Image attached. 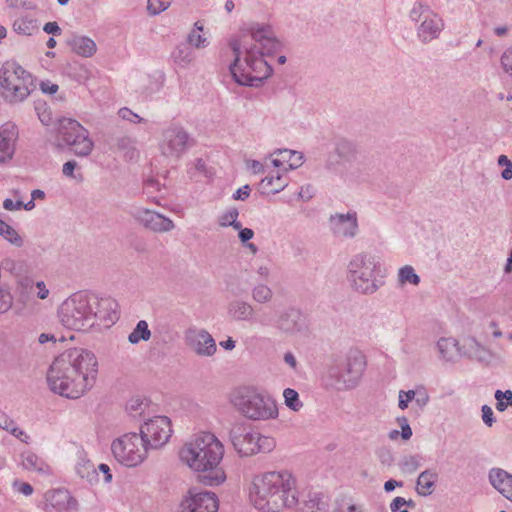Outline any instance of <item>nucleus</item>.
I'll return each instance as SVG.
<instances>
[{
    "label": "nucleus",
    "instance_id": "17",
    "mask_svg": "<svg viewBox=\"0 0 512 512\" xmlns=\"http://www.w3.org/2000/svg\"><path fill=\"white\" fill-rule=\"evenodd\" d=\"M230 441L240 456H251L255 454L256 432H253L244 424L234 425L229 432Z\"/></svg>",
    "mask_w": 512,
    "mask_h": 512
},
{
    "label": "nucleus",
    "instance_id": "10",
    "mask_svg": "<svg viewBox=\"0 0 512 512\" xmlns=\"http://www.w3.org/2000/svg\"><path fill=\"white\" fill-rule=\"evenodd\" d=\"M409 18L416 24L417 38L423 44L438 39L445 27L443 18L421 2L414 3Z\"/></svg>",
    "mask_w": 512,
    "mask_h": 512
},
{
    "label": "nucleus",
    "instance_id": "52",
    "mask_svg": "<svg viewBox=\"0 0 512 512\" xmlns=\"http://www.w3.org/2000/svg\"><path fill=\"white\" fill-rule=\"evenodd\" d=\"M238 210L236 208H229L219 219V224H239L237 222Z\"/></svg>",
    "mask_w": 512,
    "mask_h": 512
},
{
    "label": "nucleus",
    "instance_id": "42",
    "mask_svg": "<svg viewBox=\"0 0 512 512\" xmlns=\"http://www.w3.org/2000/svg\"><path fill=\"white\" fill-rule=\"evenodd\" d=\"M14 302V297L10 291V288L8 286H1L0 287V314H4L8 312Z\"/></svg>",
    "mask_w": 512,
    "mask_h": 512
},
{
    "label": "nucleus",
    "instance_id": "24",
    "mask_svg": "<svg viewBox=\"0 0 512 512\" xmlns=\"http://www.w3.org/2000/svg\"><path fill=\"white\" fill-rule=\"evenodd\" d=\"M438 480V473L434 470L427 469L421 472L417 478L416 491L420 496H429L435 489Z\"/></svg>",
    "mask_w": 512,
    "mask_h": 512
},
{
    "label": "nucleus",
    "instance_id": "7",
    "mask_svg": "<svg viewBox=\"0 0 512 512\" xmlns=\"http://www.w3.org/2000/svg\"><path fill=\"white\" fill-rule=\"evenodd\" d=\"M36 89V78L15 61H6L0 69V94L11 104L23 102Z\"/></svg>",
    "mask_w": 512,
    "mask_h": 512
},
{
    "label": "nucleus",
    "instance_id": "12",
    "mask_svg": "<svg viewBox=\"0 0 512 512\" xmlns=\"http://www.w3.org/2000/svg\"><path fill=\"white\" fill-rule=\"evenodd\" d=\"M193 145L194 139L177 123H171L163 129L158 144L162 156L175 160L180 159Z\"/></svg>",
    "mask_w": 512,
    "mask_h": 512
},
{
    "label": "nucleus",
    "instance_id": "6",
    "mask_svg": "<svg viewBox=\"0 0 512 512\" xmlns=\"http://www.w3.org/2000/svg\"><path fill=\"white\" fill-rule=\"evenodd\" d=\"M367 362L364 353L349 347L331 355L324 376L325 386L336 391L356 388L363 376Z\"/></svg>",
    "mask_w": 512,
    "mask_h": 512
},
{
    "label": "nucleus",
    "instance_id": "16",
    "mask_svg": "<svg viewBox=\"0 0 512 512\" xmlns=\"http://www.w3.org/2000/svg\"><path fill=\"white\" fill-rule=\"evenodd\" d=\"M186 345L198 356L210 357L217 347L212 335L205 329L189 328L185 331Z\"/></svg>",
    "mask_w": 512,
    "mask_h": 512
},
{
    "label": "nucleus",
    "instance_id": "22",
    "mask_svg": "<svg viewBox=\"0 0 512 512\" xmlns=\"http://www.w3.org/2000/svg\"><path fill=\"white\" fill-rule=\"evenodd\" d=\"M227 314L233 321H245L249 323L255 321V308L252 304L242 299H235L229 302Z\"/></svg>",
    "mask_w": 512,
    "mask_h": 512
},
{
    "label": "nucleus",
    "instance_id": "47",
    "mask_svg": "<svg viewBox=\"0 0 512 512\" xmlns=\"http://www.w3.org/2000/svg\"><path fill=\"white\" fill-rule=\"evenodd\" d=\"M186 40L189 46H194L197 49L205 48L209 44L207 38L203 37L195 30L190 31Z\"/></svg>",
    "mask_w": 512,
    "mask_h": 512
},
{
    "label": "nucleus",
    "instance_id": "50",
    "mask_svg": "<svg viewBox=\"0 0 512 512\" xmlns=\"http://www.w3.org/2000/svg\"><path fill=\"white\" fill-rule=\"evenodd\" d=\"M500 62L504 72L512 77V46L503 52Z\"/></svg>",
    "mask_w": 512,
    "mask_h": 512
},
{
    "label": "nucleus",
    "instance_id": "31",
    "mask_svg": "<svg viewBox=\"0 0 512 512\" xmlns=\"http://www.w3.org/2000/svg\"><path fill=\"white\" fill-rule=\"evenodd\" d=\"M13 30L21 35H32L38 30L37 20L29 17H21L14 21Z\"/></svg>",
    "mask_w": 512,
    "mask_h": 512
},
{
    "label": "nucleus",
    "instance_id": "29",
    "mask_svg": "<svg viewBox=\"0 0 512 512\" xmlns=\"http://www.w3.org/2000/svg\"><path fill=\"white\" fill-rule=\"evenodd\" d=\"M0 428L9 432L11 435L16 437L22 442H27V439L29 438L27 434L20 429L16 422L11 419L4 411L0 409Z\"/></svg>",
    "mask_w": 512,
    "mask_h": 512
},
{
    "label": "nucleus",
    "instance_id": "18",
    "mask_svg": "<svg viewBox=\"0 0 512 512\" xmlns=\"http://www.w3.org/2000/svg\"><path fill=\"white\" fill-rule=\"evenodd\" d=\"M306 320L300 310L288 308L277 319V328L285 334H295L304 330Z\"/></svg>",
    "mask_w": 512,
    "mask_h": 512
},
{
    "label": "nucleus",
    "instance_id": "1",
    "mask_svg": "<svg viewBox=\"0 0 512 512\" xmlns=\"http://www.w3.org/2000/svg\"><path fill=\"white\" fill-rule=\"evenodd\" d=\"M249 34L232 39L229 46L234 60L229 65L230 73L241 86L260 87L271 76L273 69L264 59L281 48L270 26L251 27Z\"/></svg>",
    "mask_w": 512,
    "mask_h": 512
},
{
    "label": "nucleus",
    "instance_id": "5",
    "mask_svg": "<svg viewBox=\"0 0 512 512\" xmlns=\"http://www.w3.org/2000/svg\"><path fill=\"white\" fill-rule=\"evenodd\" d=\"M295 479L287 471H272L254 477L250 499L263 512H279L298 503Z\"/></svg>",
    "mask_w": 512,
    "mask_h": 512
},
{
    "label": "nucleus",
    "instance_id": "15",
    "mask_svg": "<svg viewBox=\"0 0 512 512\" xmlns=\"http://www.w3.org/2000/svg\"><path fill=\"white\" fill-rule=\"evenodd\" d=\"M218 499L213 492L190 488L180 503L181 512H217Z\"/></svg>",
    "mask_w": 512,
    "mask_h": 512
},
{
    "label": "nucleus",
    "instance_id": "32",
    "mask_svg": "<svg viewBox=\"0 0 512 512\" xmlns=\"http://www.w3.org/2000/svg\"><path fill=\"white\" fill-rule=\"evenodd\" d=\"M151 338V331L145 320H140L133 331L128 335L131 344H138L140 341H148Z\"/></svg>",
    "mask_w": 512,
    "mask_h": 512
},
{
    "label": "nucleus",
    "instance_id": "61",
    "mask_svg": "<svg viewBox=\"0 0 512 512\" xmlns=\"http://www.w3.org/2000/svg\"><path fill=\"white\" fill-rule=\"evenodd\" d=\"M250 186L249 185H244L242 187H240L233 195V198L235 200H245L246 198L249 197L250 195Z\"/></svg>",
    "mask_w": 512,
    "mask_h": 512
},
{
    "label": "nucleus",
    "instance_id": "34",
    "mask_svg": "<svg viewBox=\"0 0 512 512\" xmlns=\"http://www.w3.org/2000/svg\"><path fill=\"white\" fill-rule=\"evenodd\" d=\"M252 299L259 304L269 303L273 298L272 289L265 283H256L252 288Z\"/></svg>",
    "mask_w": 512,
    "mask_h": 512
},
{
    "label": "nucleus",
    "instance_id": "53",
    "mask_svg": "<svg viewBox=\"0 0 512 512\" xmlns=\"http://www.w3.org/2000/svg\"><path fill=\"white\" fill-rule=\"evenodd\" d=\"M430 397L428 392L424 387H418L417 393L415 395V404L420 408L423 409L428 403H429Z\"/></svg>",
    "mask_w": 512,
    "mask_h": 512
},
{
    "label": "nucleus",
    "instance_id": "4",
    "mask_svg": "<svg viewBox=\"0 0 512 512\" xmlns=\"http://www.w3.org/2000/svg\"><path fill=\"white\" fill-rule=\"evenodd\" d=\"M179 455L189 468L202 473L198 476L200 483L217 486L224 482L225 473L219 466L224 446L214 434L201 432L194 435L184 444Z\"/></svg>",
    "mask_w": 512,
    "mask_h": 512
},
{
    "label": "nucleus",
    "instance_id": "55",
    "mask_svg": "<svg viewBox=\"0 0 512 512\" xmlns=\"http://www.w3.org/2000/svg\"><path fill=\"white\" fill-rule=\"evenodd\" d=\"M398 425L401 428V437L404 440H409L412 436V429L408 423V420L406 417H398L397 418Z\"/></svg>",
    "mask_w": 512,
    "mask_h": 512
},
{
    "label": "nucleus",
    "instance_id": "27",
    "mask_svg": "<svg viewBox=\"0 0 512 512\" xmlns=\"http://www.w3.org/2000/svg\"><path fill=\"white\" fill-rule=\"evenodd\" d=\"M22 464L23 467L28 471H35L42 475H48L51 473L49 465H47L40 457L32 452L23 454Z\"/></svg>",
    "mask_w": 512,
    "mask_h": 512
},
{
    "label": "nucleus",
    "instance_id": "62",
    "mask_svg": "<svg viewBox=\"0 0 512 512\" xmlns=\"http://www.w3.org/2000/svg\"><path fill=\"white\" fill-rule=\"evenodd\" d=\"M23 206V202L20 201V200H12L10 198H7L4 200L3 202V207L6 209V210H20Z\"/></svg>",
    "mask_w": 512,
    "mask_h": 512
},
{
    "label": "nucleus",
    "instance_id": "59",
    "mask_svg": "<svg viewBox=\"0 0 512 512\" xmlns=\"http://www.w3.org/2000/svg\"><path fill=\"white\" fill-rule=\"evenodd\" d=\"M14 487L16 488V490L19 493H21L25 496H29L33 493V487L29 483H26V482L15 481Z\"/></svg>",
    "mask_w": 512,
    "mask_h": 512
},
{
    "label": "nucleus",
    "instance_id": "26",
    "mask_svg": "<svg viewBox=\"0 0 512 512\" xmlns=\"http://www.w3.org/2000/svg\"><path fill=\"white\" fill-rule=\"evenodd\" d=\"M171 58L179 67L187 68L194 60V53L187 43H180L172 51Z\"/></svg>",
    "mask_w": 512,
    "mask_h": 512
},
{
    "label": "nucleus",
    "instance_id": "25",
    "mask_svg": "<svg viewBox=\"0 0 512 512\" xmlns=\"http://www.w3.org/2000/svg\"><path fill=\"white\" fill-rule=\"evenodd\" d=\"M72 50L83 57H91L97 50L96 43L89 37L75 36L70 42Z\"/></svg>",
    "mask_w": 512,
    "mask_h": 512
},
{
    "label": "nucleus",
    "instance_id": "8",
    "mask_svg": "<svg viewBox=\"0 0 512 512\" xmlns=\"http://www.w3.org/2000/svg\"><path fill=\"white\" fill-rule=\"evenodd\" d=\"M233 407L244 417L253 421H265L278 417L275 400L252 387H241L231 396Z\"/></svg>",
    "mask_w": 512,
    "mask_h": 512
},
{
    "label": "nucleus",
    "instance_id": "20",
    "mask_svg": "<svg viewBox=\"0 0 512 512\" xmlns=\"http://www.w3.org/2000/svg\"><path fill=\"white\" fill-rule=\"evenodd\" d=\"M46 506L52 507L55 511L75 509L77 501L70 495L66 489H55L45 494Z\"/></svg>",
    "mask_w": 512,
    "mask_h": 512
},
{
    "label": "nucleus",
    "instance_id": "11",
    "mask_svg": "<svg viewBox=\"0 0 512 512\" xmlns=\"http://www.w3.org/2000/svg\"><path fill=\"white\" fill-rule=\"evenodd\" d=\"M58 140L79 157L88 156L94 147L89 132L78 121L64 118L59 121Z\"/></svg>",
    "mask_w": 512,
    "mask_h": 512
},
{
    "label": "nucleus",
    "instance_id": "39",
    "mask_svg": "<svg viewBox=\"0 0 512 512\" xmlns=\"http://www.w3.org/2000/svg\"><path fill=\"white\" fill-rule=\"evenodd\" d=\"M34 288V282L32 278L28 276L20 277L19 279H16V292L19 295V298L21 300L26 299L30 293L33 291Z\"/></svg>",
    "mask_w": 512,
    "mask_h": 512
},
{
    "label": "nucleus",
    "instance_id": "23",
    "mask_svg": "<svg viewBox=\"0 0 512 512\" xmlns=\"http://www.w3.org/2000/svg\"><path fill=\"white\" fill-rule=\"evenodd\" d=\"M439 358L445 362H452L460 355L459 343L455 338L442 337L436 342Z\"/></svg>",
    "mask_w": 512,
    "mask_h": 512
},
{
    "label": "nucleus",
    "instance_id": "14",
    "mask_svg": "<svg viewBox=\"0 0 512 512\" xmlns=\"http://www.w3.org/2000/svg\"><path fill=\"white\" fill-rule=\"evenodd\" d=\"M171 433L170 419L166 416H156L141 426L139 435L147 448L157 449L168 442Z\"/></svg>",
    "mask_w": 512,
    "mask_h": 512
},
{
    "label": "nucleus",
    "instance_id": "13",
    "mask_svg": "<svg viewBox=\"0 0 512 512\" xmlns=\"http://www.w3.org/2000/svg\"><path fill=\"white\" fill-rule=\"evenodd\" d=\"M111 450L119 463L134 467L146 458L148 448L139 434L128 433L114 440Z\"/></svg>",
    "mask_w": 512,
    "mask_h": 512
},
{
    "label": "nucleus",
    "instance_id": "60",
    "mask_svg": "<svg viewBox=\"0 0 512 512\" xmlns=\"http://www.w3.org/2000/svg\"><path fill=\"white\" fill-rule=\"evenodd\" d=\"M40 89L44 94H54L58 91L59 87L57 84L50 81H42L40 83Z\"/></svg>",
    "mask_w": 512,
    "mask_h": 512
},
{
    "label": "nucleus",
    "instance_id": "37",
    "mask_svg": "<svg viewBox=\"0 0 512 512\" xmlns=\"http://www.w3.org/2000/svg\"><path fill=\"white\" fill-rule=\"evenodd\" d=\"M398 281L401 285L409 283L417 286L420 283V277L416 274L415 269L412 266L406 265L399 269Z\"/></svg>",
    "mask_w": 512,
    "mask_h": 512
},
{
    "label": "nucleus",
    "instance_id": "43",
    "mask_svg": "<svg viewBox=\"0 0 512 512\" xmlns=\"http://www.w3.org/2000/svg\"><path fill=\"white\" fill-rule=\"evenodd\" d=\"M0 235L10 243L20 247L23 244L22 237L13 226H0Z\"/></svg>",
    "mask_w": 512,
    "mask_h": 512
},
{
    "label": "nucleus",
    "instance_id": "58",
    "mask_svg": "<svg viewBox=\"0 0 512 512\" xmlns=\"http://www.w3.org/2000/svg\"><path fill=\"white\" fill-rule=\"evenodd\" d=\"M403 466L406 471H409V472L415 471L419 467L418 457L417 456L407 457L404 460Z\"/></svg>",
    "mask_w": 512,
    "mask_h": 512
},
{
    "label": "nucleus",
    "instance_id": "2",
    "mask_svg": "<svg viewBox=\"0 0 512 512\" xmlns=\"http://www.w3.org/2000/svg\"><path fill=\"white\" fill-rule=\"evenodd\" d=\"M98 373V361L93 352L72 348L59 354L47 372V383L54 393L77 399L90 390Z\"/></svg>",
    "mask_w": 512,
    "mask_h": 512
},
{
    "label": "nucleus",
    "instance_id": "63",
    "mask_svg": "<svg viewBox=\"0 0 512 512\" xmlns=\"http://www.w3.org/2000/svg\"><path fill=\"white\" fill-rule=\"evenodd\" d=\"M43 30L47 33V34H52V35H60L61 34V28L59 27L58 23L57 22H47L44 27H43Z\"/></svg>",
    "mask_w": 512,
    "mask_h": 512
},
{
    "label": "nucleus",
    "instance_id": "28",
    "mask_svg": "<svg viewBox=\"0 0 512 512\" xmlns=\"http://www.w3.org/2000/svg\"><path fill=\"white\" fill-rule=\"evenodd\" d=\"M285 186L286 182L279 173L276 176H266L259 184L263 194H276L283 190Z\"/></svg>",
    "mask_w": 512,
    "mask_h": 512
},
{
    "label": "nucleus",
    "instance_id": "46",
    "mask_svg": "<svg viewBox=\"0 0 512 512\" xmlns=\"http://www.w3.org/2000/svg\"><path fill=\"white\" fill-rule=\"evenodd\" d=\"M415 503L413 500H406L403 497H396L390 503V510L392 512H409L407 507H414Z\"/></svg>",
    "mask_w": 512,
    "mask_h": 512
},
{
    "label": "nucleus",
    "instance_id": "35",
    "mask_svg": "<svg viewBox=\"0 0 512 512\" xmlns=\"http://www.w3.org/2000/svg\"><path fill=\"white\" fill-rule=\"evenodd\" d=\"M4 268L13 275L16 279L26 276L29 272V266L25 260H11L8 259L4 262Z\"/></svg>",
    "mask_w": 512,
    "mask_h": 512
},
{
    "label": "nucleus",
    "instance_id": "21",
    "mask_svg": "<svg viewBox=\"0 0 512 512\" xmlns=\"http://www.w3.org/2000/svg\"><path fill=\"white\" fill-rule=\"evenodd\" d=\"M490 484L512 502V474L501 468H492L488 474Z\"/></svg>",
    "mask_w": 512,
    "mask_h": 512
},
{
    "label": "nucleus",
    "instance_id": "3",
    "mask_svg": "<svg viewBox=\"0 0 512 512\" xmlns=\"http://www.w3.org/2000/svg\"><path fill=\"white\" fill-rule=\"evenodd\" d=\"M117 302L111 297H98L76 292L59 306V322L68 329L88 330L94 326L110 327L118 320Z\"/></svg>",
    "mask_w": 512,
    "mask_h": 512
},
{
    "label": "nucleus",
    "instance_id": "51",
    "mask_svg": "<svg viewBox=\"0 0 512 512\" xmlns=\"http://www.w3.org/2000/svg\"><path fill=\"white\" fill-rule=\"evenodd\" d=\"M256 276L252 277L253 283H265L270 277V268L267 265H260L255 270Z\"/></svg>",
    "mask_w": 512,
    "mask_h": 512
},
{
    "label": "nucleus",
    "instance_id": "49",
    "mask_svg": "<svg viewBox=\"0 0 512 512\" xmlns=\"http://www.w3.org/2000/svg\"><path fill=\"white\" fill-rule=\"evenodd\" d=\"M146 407V404L143 402V400L139 398L131 399L127 405L126 410L128 413L136 417L137 415H141L144 412V408Z\"/></svg>",
    "mask_w": 512,
    "mask_h": 512
},
{
    "label": "nucleus",
    "instance_id": "64",
    "mask_svg": "<svg viewBox=\"0 0 512 512\" xmlns=\"http://www.w3.org/2000/svg\"><path fill=\"white\" fill-rule=\"evenodd\" d=\"M35 286L38 289V293H37L38 298H40L42 300L46 299L49 295V290L47 289L45 283L43 281H38L35 284Z\"/></svg>",
    "mask_w": 512,
    "mask_h": 512
},
{
    "label": "nucleus",
    "instance_id": "30",
    "mask_svg": "<svg viewBox=\"0 0 512 512\" xmlns=\"http://www.w3.org/2000/svg\"><path fill=\"white\" fill-rule=\"evenodd\" d=\"M137 221L140 222V224H173L172 220L165 218L159 213H156L154 211L148 210V209H141L137 211L136 214Z\"/></svg>",
    "mask_w": 512,
    "mask_h": 512
},
{
    "label": "nucleus",
    "instance_id": "45",
    "mask_svg": "<svg viewBox=\"0 0 512 512\" xmlns=\"http://www.w3.org/2000/svg\"><path fill=\"white\" fill-rule=\"evenodd\" d=\"M330 222L332 224H357V213L355 211H349L347 213H337L330 216Z\"/></svg>",
    "mask_w": 512,
    "mask_h": 512
},
{
    "label": "nucleus",
    "instance_id": "9",
    "mask_svg": "<svg viewBox=\"0 0 512 512\" xmlns=\"http://www.w3.org/2000/svg\"><path fill=\"white\" fill-rule=\"evenodd\" d=\"M381 262L373 255L361 253L355 255L348 264V280L353 290L361 294H372L381 286L378 276Z\"/></svg>",
    "mask_w": 512,
    "mask_h": 512
},
{
    "label": "nucleus",
    "instance_id": "54",
    "mask_svg": "<svg viewBox=\"0 0 512 512\" xmlns=\"http://www.w3.org/2000/svg\"><path fill=\"white\" fill-rule=\"evenodd\" d=\"M118 114L123 120H127L133 123H141L144 121L142 117H140L138 114L132 112L130 109L126 107L121 108L118 111Z\"/></svg>",
    "mask_w": 512,
    "mask_h": 512
},
{
    "label": "nucleus",
    "instance_id": "40",
    "mask_svg": "<svg viewBox=\"0 0 512 512\" xmlns=\"http://www.w3.org/2000/svg\"><path fill=\"white\" fill-rule=\"evenodd\" d=\"M284 401L288 408L293 411H299L303 407V403L299 399V394L296 390L286 388L283 392Z\"/></svg>",
    "mask_w": 512,
    "mask_h": 512
},
{
    "label": "nucleus",
    "instance_id": "48",
    "mask_svg": "<svg viewBox=\"0 0 512 512\" xmlns=\"http://www.w3.org/2000/svg\"><path fill=\"white\" fill-rule=\"evenodd\" d=\"M171 4V0H148L147 9L151 15H158L165 11Z\"/></svg>",
    "mask_w": 512,
    "mask_h": 512
},
{
    "label": "nucleus",
    "instance_id": "36",
    "mask_svg": "<svg viewBox=\"0 0 512 512\" xmlns=\"http://www.w3.org/2000/svg\"><path fill=\"white\" fill-rule=\"evenodd\" d=\"M116 146L119 150L124 152V156L130 160L138 157V151L135 148V141L128 136L117 138Z\"/></svg>",
    "mask_w": 512,
    "mask_h": 512
},
{
    "label": "nucleus",
    "instance_id": "57",
    "mask_svg": "<svg viewBox=\"0 0 512 512\" xmlns=\"http://www.w3.org/2000/svg\"><path fill=\"white\" fill-rule=\"evenodd\" d=\"M336 151L340 156H346L349 153L353 152V146L348 141H340L337 144Z\"/></svg>",
    "mask_w": 512,
    "mask_h": 512
},
{
    "label": "nucleus",
    "instance_id": "19",
    "mask_svg": "<svg viewBox=\"0 0 512 512\" xmlns=\"http://www.w3.org/2000/svg\"><path fill=\"white\" fill-rule=\"evenodd\" d=\"M17 139L18 129L14 123L7 122L0 126V163L12 159Z\"/></svg>",
    "mask_w": 512,
    "mask_h": 512
},
{
    "label": "nucleus",
    "instance_id": "44",
    "mask_svg": "<svg viewBox=\"0 0 512 512\" xmlns=\"http://www.w3.org/2000/svg\"><path fill=\"white\" fill-rule=\"evenodd\" d=\"M301 512L313 511V510H325V504L321 501L319 495H309V499L304 501L303 506L300 508Z\"/></svg>",
    "mask_w": 512,
    "mask_h": 512
},
{
    "label": "nucleus",
    "instance_id": "56",
    "mask_svg": "<svg viewBox=\"0 0 512 512\" xmlns=\"http://www.w3.org/2000/svg\"><path fill=\"white\" fill-rule=\"evenodd\" d=\"M481 411H482L483 422L488 427H491L495 422L494 413H493L492 408L488 405H483Z\"/></svg>",
    "mask_w": 512,
    "mask_h": 512
},
{
    "label": "nucleus",
    "instance_id": "38",
    "mask_svg": "<svg viewBox=\"0 0 512 512\" xmlns=\"http://www.w3.org/2000/svg\"><path fill=\"white\" fill-rule=\"evenodd\" d=\"M331 233L338 241L352 239L357 234V226H331Z\"/></svg>",
    "mask_w": 512,
    "mask_h": 512
},
{
    "label": "nucleus",
    "instance_id": "33",
    "mask_svg": "<svg viewBox=\"0 0 512 512\" xmlns=\"http://www.w3.org/2000/svg\"><path fill=\"white\" fill-rule=\"evenodd\" d=\"M277 154L282 157V161L288 164L289 169H296L302 164V153L289 150V149H277L272 155Z\"/></svg>",
    "mask_w": 512,
    "mask_h": 512
},
{
    "label": "nucleus",
    "instance_id": "41",
    "mask_svg": "<svg viewBox=\"0 0 512 512\" xmlns=\"http://www.w3.org/2000/svg\"><path fill=\"white\" fill-rule=\"evenodd\" d=\"M276 446V442L274 438L260 435L256 433V449L255 454L262 452L268 453L271 452Z\"/></svg>",
    "mask_w": 512,
    "mask_h": 512
}]
</instances>
